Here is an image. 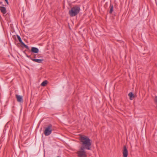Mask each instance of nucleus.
<instances>
[{
	"mask_svg": "<svg viewBox=\"0 0 157 157\" xmlns=\"http://www.w3.org/2000/svg\"><path fill=\"white\" fill-rule=\"evenodd\" d=\"M122 153L123 157H127L128 154V151L126 146L125 145L124 146L123 149L122 150Z\"/></svg>",
	"mask_w": 157,
	"mask_h": 157,
	"instance_id": "nucleus-5",
	"label": "nucleus"
},
{
	"mask_svg": "<svg viewBox=\"0 0 157 157\" xmlns=\"http://www.w3.org/2000/svg\"><path fill=\"white\" fill-rule=\"evenodd\" d=\"M34 58H36V55H35V56H34Z\"/></svg>",
	"mask_w": 157,
	"mask_h": 157,
	"instance_id": "nucleus-19",
	"label": "nucleus"
},
{
	"mask_svg": "<svg viewBox=\"0 0 157 157\" xmlns=\"http://www.w3.org/2000/svg\"><path fill=\"white\" fill-rule=\"evenodd\" d=\"M14 108V106H13V108Z\"/></svg>",
	"mask_w": 157,
	"mask_h": 157,
	"instance_id": "nucleus-21",
	"label": "nucleus"
},
{
	"mask_svg": "<svg viewBox=\"0 0 157 157\" xmlns=\"http://www.w3.org/2000/svg\"><path fill=\"white\" fill-rule=\"evenodd\" d=\"M17 37L19 40V42L20 43H21L22 42H23L21 39V38L18 35H17Z\"/></svg>",
	"mask_w": 157,
	"mask_h": 157,
	"instance_id": "nucleus-14",
	"label": "nucleus"
},
{
	"mask_svg": "<svg viewBox=\"0 0 157 157\" xmlns=\"http://www.w3.org/2000/svg\"><path fill=\"white\" fill-rule=\"evenodd\" d=\"M128 95L129 97V98L130 100H132L135 97L134 94L131 92L129 93Z\"/></svg>",
	"mask_w": 157,
	"mask_h": 157,
	"instance_id": "nucleus-10",
	"label": "nucleus"
},
{
	"mask_svg": "<svg viewBox=\"0 0 157 157\" xmlns=\"http://www.w3.org/2000/svg\"><path fill=\"white\" fill-rule=\"evenodd\" d=\"M25 55H26V56L28 58H29V59H31V60H32V59H33L32 58V57H31L30 56H29L27 54H26V53H25Z\"/></svg>",
	"mask_w": 157,
	"mask_h": 157,
	"instance_id": "nucleus-16",
	"label": "nucleus"
},
{
	"mask_svg": "<svg viewBox=\"0 0 157 157\" xmlns=\"http://www.w3.org/2000/svg\"><path fill=\"white\" fill-rule=\"evenodd\" d=\"M32 60L34 62H36L38 63H42V61L43 60V59H32Z\"/></svg>",
	"mask_w": 157,
	"mask_h": 157,
	"instance_id": "nucleus-9",
	"label": "nucleus"
},
{
	"mask_svg": "<svg viewBox=\"0 0 157 157\" xmlns=\"http://www.w3.org/2000/svg\"><path fill=\"white\" fill-rule=\"evenodd\" d=\"M0 10L3 14H6L7 12L6 8L3 6H0Z\"/></svg>",
	"mask_w": 157,
	"mask_h": 157,
	"instance_id": "nucleus-8",
	"label": "nucleus"
},
{
	"mask_svg": "<svg viewBox=\"0 0 157 157\" xmlns=\"http://www.w3.org/2000/svg\"><path fill=\"white\" fill-rule=\"evenodd\" d=\"M38 57L39 58V57H40V56H38Z\"/></svg>",
	"mask_w": 157,
	"mask_h": 157,
	"instance_id": "nucleus-23",
	"label": "nucleus"
},
{
	"mask_svg": "<svg viewBox=\"0 0 157 157\" xmlns=\"http://www.w3.org/2000/svg\"><path fill=\"white\" fill-rule=\"evenodd\" d=\"M30 51L33 53H37L38 52L39 50L37 48L32 47Z\"/></svg>",
	"mask_w": 157,
	"mask_h": 157,
	"instance_id": "nucleus-7",
	"label": "nucleus"
},
{
	"mask_svg": "<svg viewBox=\"0 0 157 157\" xmlns=\"http://www.w3.org/2000/svg\"><path fill=\"white\" fill-rule=\"evenodd\" d=\"M2 2H0V4L1 5L2 4Z\"/></svg>",
	"mask_w": 157,
	"mask_h": 157,
	"instance_id": "nucleus-18",
	"label": "nucleus"
},
{
	"mask_svg": "<svg viewBox=\"0 0 157 157\" xmlns=\"http://www.w3.org/2000/svg\"><path fill=\"white\" fill-rule=\"evenodd\" d=\"M154 101L155 104H157V96H155L154 99Z\"/></svg>",
	"mask_w": 157,
	"mask_h": 157,
	"instance_id": "nucleus-15",
	"label": "nucleus"
},
{
	"mask_svg": "<svg viewBox=\"0 0 157 157\" xmlns=\"http://www.w3.org/2000/svg\"><path fill=\"white\" fill-rule=\"evenodd\" d=\"M8 5H9V2L8 0H4Z\"/></svg>",
	"mask_w": 157,
	"mask_h": 157,
	"instance_id": "nucleus-17",
	"label": "nucleus"
},
{
	"mask_svg": "<svg viewBox=\"0 0 157 157\" xmlns=\"http://www.w3.org/2000/svg\"><path fill=\"white\" fill-rule=\"evenodd\" d=\"M2 6H4V5H3V4H2Z\"/></svg>",
	"mask_w": 157,
	"mask_h": 157,
	"instance_id": "nucleus-22",
	"label": "nucleus"
},
{
	"mask_svg": "<svg viewBox=\"0 0 157 157\" xmlns=\"http://www.w3.org/2000/svg\"><path fill=\"white\" fill-rule=\"evenodd\" d=\"M21 44L23 46H22V47H23V46H24L25 48L27 49L29 51H30V49H29V47L27 45L25 44V43L23 42H22L21 43Z\"/></svg>",
	"mask_w": 157,
	"mask_h": 157,
	"instance_id": "nucleus-11",
	"label": "nucleus"
},
{
	"mask_svg": "<svg viewBox=\"0 0 157 157\" xmlns=\"http://www.w3.org/2000/svg\"><path fill=\"white\" fill-rule=\"evenodd\" d=\"M80 10V9L79 6H75L71 8L69 11V13L71 17H74L79 13Z\"/></svg>",
	"mask_w": 157,
	"mask_h": 157,
	"instance_id": "nucleus-2",
	"label": "nucleus"
},
{
	"mask_svg": "<svg viewBox=\"0 0 157 157\" xmlns=\"http://www.w3.org/2000/svg\"><path fill=\"white\" fill-rule=\"evenodd\" d=\"M78 157H87V155L85 149L80 148L79 150L77 152Z\"/></svg>",
	"mask_w": 157,
	"mask_h": 157,
	"instance_id": "nucleus-3",
	"label": "nucleus"
},
{
	"mask_svg": "<svg viewBox=\"0 0 157 157\" xmlns=\"http://www.w3.org/2000/svg\"><path fill=\"white\" fill-rule=\"evenodd\" d=\"M52 125L50 124L45 128L44 132V133L45 136H49L51 133L52 131Z\"/></svg>",
	"mask_w": 157,
	"mask_h": 157,
	"instance_id": "nucleus-4",
	"label": "nucleus"
},
{
	"mask_svg": "<svg viewBox=\"0 0 157 157\" xmlns=\"http://www.w3.org/2000/svg\"><path fill=\"white\" fill-rule=\"evenodd\" d=\"M57 157H60L59 156H58Z\"/></svg>",
	"mask_w": 157,
	"mask_h": 157,
	"instance_id": "nucleus-24",
	"label": "nucleus"
},
{
	"mask_svg": "<svg viewBox=\"0 0 157 157\" xmlns=\"http://www.w3.org/2000/svg\"><path fill=\"white\" fill-rule=\"evenodd\" d=\"M12 111L14 113L13 110H12Z\"/></svg>",
	"mask_w": 157,
	"mask_h": 157,
	"instance_id": "nucleus-20",
	"label": "nucleus"
},
{
	"mask_svg": "<svg viewBox=\"0 0 157 157\" xmlns=\"http://www.w3.org/2000/svg\"><path fill=\"white\" fill-rule=\"evenodd\" d=\"M16 97L17 98V101L20 102L22 103L23 102L22 97L21 96L16 95Z\"/></svg>",
	"mask_w": 157,
	"mask_h": 157,
	"instance_id": "nucleus-6",
	"label": "nucleus"
},
{
	"mask_svg": "<svg viewBox=\"0 0 157 157\" xmlns=\"http://www.w3.org/2000/svg\"><path fill=\"white\" fill-rule=\"evenodd\" d=\"M80 140L82 145L80 148L90 150L91 145V140L88 136H81Z\"/></svg>",
	"mask_w": 157,
	"mask_h": 157,
	"instance_id": "nucleus-1",
	"label": "nucleus"
},
{
	"mask_svg": "<svg viewBox=\"0 0 157 157\" xmlns=\"http://www.w3.org/2000/svg\"><path fill=\"white\" fill-rule=\"evenodd\" d=\"M110 8L109 13L110 14L112 13L113 10V6L111 4H110L109 6Z\"/></svg>",
	"mask_w": 157,
	"mask_h": 157,
	"instance_id": "nucleus-12",
	"label": "nucleus"
},
{
	"mask_svg": "<svg viewBox=\"0 0 157 157\" xmlns=\"http://www.w3.org/2000/svg\"><path fill=\"white\" fill-rule=\"evenodd\" d=\"M48 82L47 80H45L43 81L41 83V85L43 86H44L47 84Z\"/></svg>",
	"mask_w": 157,
	"mask_h": 157,
	"instance_id": "nucleus-13",
	"label": "nucleus"
}]
</instances>
